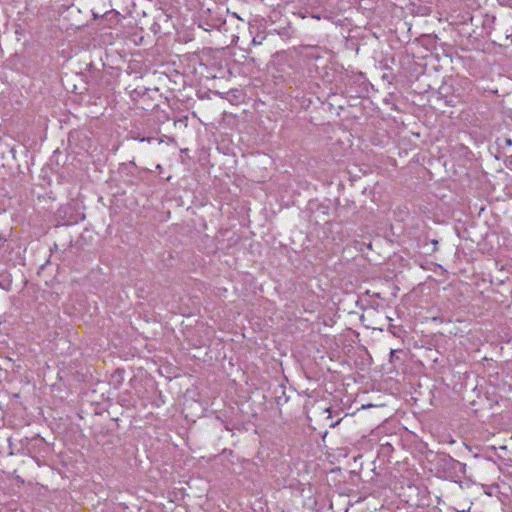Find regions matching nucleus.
Returning a JSON list of instances; mask_svg holds the SVG:
<instances>
[{
  "label": "nucleus",
  "mask_w": 512,
  "mask_h": 512,
  "mask_svg": "<svg viewBox=\"0 0 512 512\" xmlns=\"http://www.w3.org/2000/svg\"><path fill=\"white\" fill-rule=\"evenodd\" d=\"M464 288L467 289V284L462 282L450 283L443 287L440 297L449 302L452 307H455L464 301Z\"/></svg>",
  "instance_id": "obj_1"
},
{
  "label": "nucleus",
  "mask_w": 512,
  "mask_h": 512,
  "mask_svg": "<svg viewBox=\"0 0 512 512\" xmlns=\"http://www.w3.org/2000/svg\"><path fill=\"white\" fill-rule=\"evenodd\" d=\"M397 350L391 349L390 351V362L393 363L398 360V356L396 355Z\"/></svg>",
  "instance_id": "obj_2"
},
{
  "label": "nucleus",
  "mask_w": 512,
  "mask_h": 512,
  "mask_svg": "<svg viewBox=\"0 0 512 512\" xmlns=\"http://www.w3.org/2000/svg\"><path fill=\"white\" fill-rule=\"evenodd\" d=\"M435 272L438 273V270H439V273L442 274L444 272V268L442 267V265H437L435 264Z\"/></svg>",
  "instance_id": "obj_3"
},
{
  "label": "nucleus",
  "mask_w": 512,
  "mask_h": 512,
  "mask_svg": "<svg viewBox=\"0 0 512 512\" xmlns=\"http://www.w3.org/2000/svg\"><path fill=\"white\" fill-rule=\"evenodd\" d=\"M452 462L454 463V465H458V466H464L461 462L457 461V460H454V459H451Z\"/></svg>",
  "instance_id": "obj_4"
},
{
  "label": "nucleus",
  "mask_w": 512,
  "mask_h": 512,
  "mask_svg": "<svg viewBox=\"0 0 512 512\" xmlns=\"http://www.w3.org/2000/svg\"><path fill=\"white\" fill-rule=\"evenodd\" d=\"M506 143H507L508 145H511V144H512V142H511V140H510V139H507V140H506Z\"/></svg>",
  "instance_id": "obj_5"
}]
</instances>
